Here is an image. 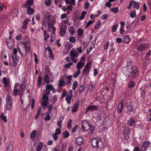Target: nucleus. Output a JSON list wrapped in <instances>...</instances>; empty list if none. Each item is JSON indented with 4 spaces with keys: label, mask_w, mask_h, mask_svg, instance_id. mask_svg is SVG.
<instances>
[{
    "label": "nucleus",
    "mask_w": 151,
    "mask_h": 151,
    "mask_svg": "<svg viewBox=\"0 0 151 151\" xmlns=\"http://www.w3.org/2000/svg\"><path fill=\"white\" fill-rule=\"evenodd\" d=\"M92 146L97 149H101L103 147V143L101 139L99 138H94L92 140Z\"/></svg>",
    "instance_id": "f257e3e1"
},
{
    "label": "nucleus",
    "mask_w": 151,
    "mask_h": 151,
    "mask_svg": "<svg viewBox=\"0 0 151 151\" xmlns=\"http://www.w3.org/2000/svg\"><path fill=\"white\" fill-rule=\"evenodd\" d=\"M33 1L31 0H27L24 4L22 5V6L24 8H27V14L29 15L33 14L34 12L33 8L30 7L33 4Z\"/></svg>",
    "instance_id": "f03ea898"
},
{
    "label": "nucleus",
    "mask_w": 151,
    "mask_h": 151,
    "mask_svg": "<svg viewBox=\"0 0 151 151\" xmlns=\"http://www.w3.org/2000/svg\"><path fill=\"white\" fill-rule=\"evenodd\" d=\"M18 48L19 53L23 57H25L27 53V50L30 51L31 50H29L27 47L24 46L23 47L20 48L19 46H18Z\"/></svg>",
    "instance_id": "7ed1b4c3"
},
{
    "label": "nucleus",
    "mask_w": 151,
    "mask_h": 151,
    "mask_svg": "<svg viewBox=\"0 0 151 151\" xmlns=\"http://www.w3.org/2000/svg\"><path fill=\"white\" fill-rule=\"evenodd\" d=\"M91 61H90L88 62L85 65L83 72V76H86L87 75L88 73L89 72L90 68L91 67Z\"/></svg>",
    "instance_id": "20e7f679"
},
{
    "label": "nucleus",
    "mask_w": 151,
    "mask_h": 151,
    "mask_svg": "<svg viewBox=\"0 0 151 151\" xmlns=\"http://www.w3.org/2000/svg\"><path fill=\"white\" fill-rule=\"evenodd\" d=\"M149 48L148 45L147 44H142L137 46L136 48L138 51L142 52L147 50Z\"/></svg>",
    "instance_id": "39448f33"
},
{
    "label": "nucleus",
    "mask_w": 151,
    "mask_h": 151,
    "mask_svg": "<svg viewBox=\"0 0 151 151\" xmlns=\"http://www.w3.org/2000/svg\"><path fill=\"white\" fill-rule=\"evenodd\" d=\"M10 96H8L6 97V110L9 111L11 108L12 100Z\"/></svg>",
    "instance_id": "423d86ee"
},
{
    "label": "nucleus",
    "mask_w": 151,
    "mask_h": 151,
    "mask_svg": "<svg viewBox=\"0 0 151 151\" xmlns=\"http://www.w3.org/2000/svg\"><path fill=\"white\" fill-rule=\"evenodd\" d=\"M23 44L24 45V46L27 47L29 50H31L30 43L29 42V39L28 37H24Z\"/></svg>",
    "instance_id": "0eeeda50"
},
{
    "label": "nucleus",
    "mask_w": 151,
    "mask_h": 151,
    "mask_svg": "<svg viewBox=\"0 0 151 151\" xmlns=\"http://www.w3.org/2000/svg\"><path fill=\"white\" fill-rule=\"evenodd\" d=\"M46 90L47 91L48 94H50V90H52L53 93H55L56 90L55 88L53 87L51 84H47L45 86Z\"/></svg>",
    "instance_id": "6e6552de"
},
{
    "label": "nucleus",
    "mask_w": 151,
    "mask_h": 151,
    "mask_svg": "<svg viewBox=\"0 0 151 151\" xmlns=\"http://www.w3.org/2000/svg\"><path fill=\"white\" fill-rule=\"evenodd\" d=\"M81 128L85 131H88V122L85 120H83L81 121Z\"/></svg>",
    "instance_id": "1a4fd4ad"
},
{
    "label": "nucleus",
    "mask_w": 151,
    "mask_h": 151,
    "mask_svg": "<svg viewBox=\"0 0 151 151\" xmlns=\"http://www.w3.org/2000/svg\"><path fill=\"white\" fill-rule=\"evenodd\" d=\"M133 5V7L136 8L137 9H139V3H136L134 1H131L129 4L128 8L129 9H130L131 6Z\"/></svg>",
    "instance_id": "9d476101"
},
{
    "label": "nucleus",
    "mask_w": 151,
    "mask_h": 151,
    "mask_svg": "<svg viewBox=\"0 0 151 151\" xmlns=\"http://www.w3.org/2000/svg\"><path fill=\"white\" fill-rule=\"evenodd\" d=\"M133 105V104L132 102L127 103L126 104L127 111L129 112L133 111L134 110Z\"/></svg>",
    "instance_id": "9b49d317"
},
{
    "label": "nucleus",
    "mask_w": 151,
    "mask_h": 151,
    "mask_svg": "<svg viewBox=\"0 0 151 151\" xmlns=\"http://www.w3.org/2000/svg\"><path fill=\"white\" fill-rule=\"evenodd\" d=\"M98 109L97 107L94 105H90L87 107L85 110V114H86L89 111L96 110Z\"/></svg>",
    "instance_id": "f8f14e48"
},
{
    "label": "nucleus",
    "mask_w": 151,
    "mask_h": 151,
    "mask_svg": "<svg viewBox=\"0 0 151 151\" xmlns=\"http://www.w3.org/2000/svg\"><path fill=\"white\" fill-rule=\"evenodd\" d=\"M25 88L26 86L24 82H22L19 85V89L21 90V94H19V96L21 97L24 94V92Z\"/></svg>",
    "instance_id": "ddd939ff"
},
{
    "label": "nucleus",
    "mask_w": 151,
    "mask_h": 151,
    "mask_svg": "<svg viewBox=\"0 0 151 151\" xmlns=\"http://www.w3.org/2000/svg\"><path fill=\"white\" fill-rule=\"evenodd\" d=\"M2 82L4 84V86L5 87H7L9 86L10 82L9 79H7L6 77H4L2 79Z\"/></svg>",
    "instance_id": "4468645a"
},
{
    "label": "nucleus",
    "mask_w": 151,
    "mask_h": 151,
    "mask_svg": "<svg viewBox=\"0 0 151 151\" xmlns=\"http://www.w3.org/2000/svg\"><path fill=\"white\" fill-rule=\"evenodd\" d=\"M132 62L133 60L130 58L128 59L127 60V65L126 66L131 70L133 69V67Z\"/></svg>",
    "instance_id": "2eb2a0df"
},
{
    "label": "nucleus",
    "mask_w": 151,
    "mask_h": 151,
    "mask_svg": "<svg viewBox=\"0 0 151 151\" xmlns=\"http://www.w3.org/2000/svg\"><path fill=\"white\" fill-rule=\"evenodd\" d=\"M76 142L78 145L80 146L84 143L83 139L82 137H78L76 139Z\"/></svg>",
    "instance_id": "dca6fc26"
},
{
    "label": "nucleus",
    "mask_w": 151,
    "mask_h": 151,
    "mask_svg": "<svg viewBox=\"0 0 151 151\" xmlns=\"http://www.w3.org/2000/svg\"><path fill=\"white\" fill-rule=\"evenodd\" d=\"M66 28V26H65L64 27H60V35L61 37H63L65 35Z\"/></svg>",
    "instance_id": "f3484780"
},
{
    "label": "nucleus",
    "mask_w": 151,
    "mask_h": 151,
    "mask_svg": "<svg viewBox=\"0 0 151 151\" xmlns=\"http://www.w3.org/2000/svg\"><path fill=\"white\" fill-rule=\"evenodd\" d=\"M122 71L125 75H126L127 74L130 73L131 69H129L127 66H124L122 68Z\"/></svg>",
    "instance_id": "a211bd4d"
},
{
    "label": "nucleus",
    "mask_w": 151,
    "mask_h": 151,
    "mask_svg": "<svg viewBox=\"0 0 151 151\" xmlns=\"http://www.w3.org/2000/svg\"><path fill=\"white\" fill-rule=\"evenodd\" d=\"M123 99H122L120 102L118 106V111L119 113H121V110L122 109L123 106Z\"/></svg>",
    "instance_id": "6ab92c4d"
},
{
    "label": "nucleus",
    "mask_w": 151,
    "mask_h": 151,
    "mask_svg": "<svg viewBox=\"0 0 151 151\" xmlns=\"http://www.w3.org/2000/svg\"><path fill=\"white\" fill-rule=\"evenodd\" d=\"M29 21L30 19L28 18H26L24 20L23 23V25L22 26L23 29H25L27 28V23Z\"/></svg>",
    "instance_id": "aec40b11"
},
{
    "label": "nucleus",
    "mask_w": 151,
    "mask_h": 151,
    "mask_svg": "<svg viewBox=\"0 0 151 151\" xmlns=\"http://www.w3.org/2000/svg\"><path fill=\"white\" fill-rule=\"evenodd\" d=\"M130 73L132 74V77L133 78H136L138 75V70H134Z\"/></svg>",
    "instance_id": "412c9836"
},
{
    "label": "nucleus",
    "mask_w": 151,
    "mask_h": 151,
    "mask_svg": "<svg viewBox=\"0 0 151 151\" xmlns=\"http://www.w3.org/2000/svg\"><path fill=\"white\" fill-rule=\"evenodd\" d=\"M65 46V49L67 50H69L73 47V45L68 42H67Z\"/></svg>",
    "instance_id": "4be33fe9"
},
{
    "label": "nucleus",
    "mask_w": 151,
    "mask_h": 151,
    "mask_svg": "<svg viewBox=\"0 0 151 151\" xmlns=\"http://www.w3.org/2000/svg\"><path fill=\"white\" fill-rule=\"evenodd\" d=\"M47 50L48 51L49 53V57L52 59H54V57L52 53V51L51 48L48 47L47 48Z\"/></svg>",
    "instance_id": "5701e85b"
},
{
    "label": "nucleus",
    "mask_w": 151,
    "mask_h": 151,
    "mask_svg": "<svg viewBox=\"0 0 151 151\" xmlns=\"http://www.w3.org/2000/svg\"><path fill=\"white\" fill-rule=\"evenodd\" d=\"M84 65V63L81 61L79 62L76 65V68L78 69H80Z\"/></svg>",
    "instance_id": "b1692460"
},
{
    "label": "nucleus",
    "mask_w": 151,
    "mask_h": 151,
    "mask_svg": "<svg viewBox=\"0 0 151 151\" xmlns=\"http://www.w3.org/2000/svg\"><path fill=\"white\" fill-rule=\"evenodd\" d=\"M12 64L11 62H10V64L12 65V67H15L17 65L18 62H17V61L15 60L13 55L12 56Z\"/></svg>",
    "instance_id": "393cba45"
},
{
    "label": "nucleus",
    "mask_w": 151,
    "mask_h": 151,
    "mask_svg": "<svg viewBox=\"0 0 151 151\" xmlns=\"http://www.w3.org/2000/svg\"><path fill=\"white\" fill-rule=\"evenodd\" d=\"M46 93H44L42 96V99L44 101H48V95L50 94H48L47 93V91L46 90Z\"/></svg>",
    "instance_id": "a878e982"
},
{
    "label": "nucleus",
    "mask_w": 151,
    "mask_h": 151,
    "mask_svg": "<svg viewBox=\"0 0 151 151\" xmlns=\"http://www.w3.org/2000/svg\"><path fill=\"white\" fill-rule=\"evenodd\" d=\"M79 105V104L78 102L75 104L73 106V107L72 110V111L73 112L75 113L77 111Z\"/></svg>",
    "instance_id": "bb28decb"
},
{
    "label": "nucleus",
    "mask_w": 151,
    "mask_h": 151,
    "mask_svg": "<svg viewBox=\"0 0 151 151\" xmlns=\"http://www.w3.org/2000/svg\"><path fill=\"white\" fill-rule=\"evenodd\" d=\"M19 94H21V93H20V89L14 88L13 91V94L14 95L16 96L18 94L19 95Z\"/></svg>",
    "instance_id": "cd10ccee"
},
{
    "label": "nucleus",
    "mask_w": 151,
    "mask_h": 151,
    "mask_svg": "<svg viewBox=\"0 0 151 151\" xmlns=\"http://www.w3.org/2000/svg\"><path fill=\"white\" fill-rule=\"evenodd\" d=\"M70 55L72 58H76L78 57V54L75 51L71 50L70 52Z\"/></svg>",
    "instance_id": "c85d7f7f"
},
{
    "label": "nucleus",
    "mask_w": 151,
    "mask_h": 151,
    "mask_svg": "<svg viewBox=\"0 0 151 151\" xmlns=\"http://www.w3.org/2000/svg\"><path fill=\"white\" fill-rule=\"evenodd\" d=\"M130 129L129 127H125L124 128L123 130V133L124 134H129L130 132Z\"/></svg>",
    "instance_id": "c756f323"
},
{
    "label": "nucleus",
    "mask_w": 151,
    "mask_h": 151,
    "mask_svg": "<svg viewBox=\"0 0 151 151\" xmlns=\"http://www.w3.org/2000/svg\"><path fill=\"white\" fill-rule=\"evenodd\" d=\"M44 81L47 83H50V78L49 76L45 74L44 77L43 78Z\"/></svg>",
    "instance_id": "7c9ffc66"
},
{
    "label": "nucleus",
    "mask_w": 151,
    "mask_h": 151,
    "mask_svg": "<svg viewBox=\"0 0 151 151\" xmlns=\"http://www.w3.org/2000/svg\"><path fill=\"white\" fill-rule=\"evenodd\" d=\"M79 92L80 93H81L85 89V86L83 84H81L79 88Z\"/></svg>",
    "instance_id": "2f4dec72"
},
{
    "label": "nucleus",
    "mask_w": 151,
    "mask_h": 151,
    "mask_svg": "<svg viewBox=\"0 0 151 151\" xmlns=\"http://www.w3.org/2000/svg\"><path fill=\"white\" fill-rule=\"evenodd\" d=\"M18 12L16 9H13L11 12V15L13 17H16L18 14Z\"/></svg>",
    "instance_id": "473e14b6"
},
{
    "label": "nucleus",
    "mask_w": 151,
    "mask_h": 151,
    "mask_svg": "<svg viewBox=\"0 0 151 151\" xmlns=\"http://www.w3.org/2000/svg\"><path fill=\"white\" fill-rule=\"evenodd\" d=\"M150 143L149 142H143L142 145L146 148V149L150 145Z\"/></svg>",
    "instance_id": "72a5a7b5"
},
{
    "label": "nucleus",
    "mask_w": 151,
    "mask_h": 151,
    "mask_svg": "<svg viewBox=\"0 0 151 151\" xmlns=\"http://www.w3.org/2000/svg\"><path fill=\"white\" fill-rule=\"evenodd\" d=\"M128 123L129 125H130L131 126H133L135 125V122L134 119H131L129 120L128 122Z\"/></svg>",
    "instance_id": "f704fd0d"
},
{
    "label": "nucleus",
    "mask_w": 151,
    "mask_h": 151,
    "mask_svg": "<svg viewBox=\"0 0 151 151\" xmlns=\"http://www.w3.org/2000/svg\"><path fill=\"white\" fill-rule=\"evenodd\" d=\"M83 31L82 29L79 28L78 31V36L81 37L83 35Z\"/></svg>",
    "instance_id": "c9c22d12"
},
{
    "label": "nucleus",
    "mask_w": 151,
    "mask_h": 151,
    "mask_svg": "<svg viewBox=\"0 0 151 151\" xmlns=\"http://www.w3.org/2000/svg\"><path fill=\"white\" fill-rule=\"evenodd\" d=\"M42 147V143L41 142L39 143L37 146L36 148L37 151H40Z\"/></svg>",
    "instance_id": "e433bc0d"
},
{
    "label": "nucleus",
    "mask_w": 151,
    "mask_h": 151,
    "mask_svg": "<svg viewBox=\"0 0 151 151\" xmlns=\"http://www.w3.org/2000/svg\"><path fill=\"white\" fill-rule=\"evenodd\" d=\"M72 96L71 95H69L66 97L65 98V100L67 101L68 104H69L71 103L70 100L72 98Z\"/></svg>",
    "instance_id": "4c0bfd02"
},
{
    "label": "nucleus",
    "mask_w": 151,
    "mask_h": 151,
    "mask_svg": "<svg viewBox=\"0 0 151 151\" xmlns=\"http://www.w3.org/2000/svg\"><path fill=\"white\" fill-rule=\"evenodd\" d=\"M37 134V131L35 130H33L31 133L30 137V138H32L35 137Z\"/></svg>",
    "instance_id": "58836bf2"
},
{
    "label": "nucleus",
    "mask_w": 151,
    "mask_h": 151,
    "mask_svg": "<svg viewBox=\"0 0 151 151\" xmlns=\"http://www.w3.org/2000/svg\"><path fill=\"white\" fill-rule=\"evenodd\" d=\"M151 55V50H149L146 54L145 56V58L146 60H147L149 59L150 56Z\"/></svg>",
    "instance_id": "ea45409f"
},
{
    "label": "nucleus",
    "mask_w": 151,
    "mask_h": 151,
    "mask_svg": "<svg viewBox=\"0 0 151 151\" xmlns=\"http://www.w3.org/2000/svg\"><path fill=\"white\" fill-rule=\"evenodd\" d=\"M65 82H64V80L62 79H60L59 81V82L58 84V87L59 86L62 87L63 86H64L65 85Z\"/></svg>",
    "instance_id": "a19ab883"
},
{
    "label": "nucleus",
    "mask_w": 151,
    "mask_h": 151,
    "mask_svg": "<svg viewBox=\"0 0 151 151\" xmlns=\"http://www.w3.org/2000/svg\"><path fill=\"white\" fill-rule=\"evenodd\" d=\"M123 38L124 40V42L126 43H128L130 42V37L127 35H124L123 36Z\"/></svg>",
    "instance_id": "79ce46f5"
},
{
    "label": "nucleus",
    "mask_w": 151,
    "mask_h": 151,
    "mask_svg": "<svg viewBox=\"0 0 151 151\" xmlns=\"http://www.w3.org/2000/svg\"><path fill=\"white\" fill-rule=\"evenodd\" d=\"M81 73V70L80 69H78V70L74 73L73 75V76L74 78H76L78 77Z\"/></svg>",
    "instance_id": "37998d69"
},
{
    "label": "nucleus",
    "mask_w": 151,
    "mask_h": 151,
    "mask_svg": "<svg viewBox=\"0 0 151 151\" xmlns=\"http://www.w3.org/2000/svg\"><path fill=\"white\" fill-rule=\"evenodd\" d=\"M1 119L3 120L4 122H7L6 117L4 115L3 113H1Z\"/></svg>",
    "instance_id": "c03bdc74"
},
{
    "label": "nucleus",
    "mask_w": 151,
    "mask_h": 151,
    "mask_svg": "<svg viewBox=\"0 0 151 151\" xmlns=\"http://www.w3.org/2000/svg\"><path fill=\"white\" fill-rule=\"evenodd\" d=\"M72 75H70L69 76H67L66 77V78L68 79V80H67V84H68L70 83L71 80H72Z\"/></svg>",
    "instance_id": "a18cd8bd"
},
{
    "label": "nucleus",
    "mask_w": 151,
    "mask_h": 151,
    "mask_svg": "<svg viewBox=\"0 0 151 151\" xmlns=\"http://www.w3.org/2000/svg\"><path fill=\"white\" fill-rule=\"evenodd\" d=\"M78 85V83L77 81H75L73 82L72 86V89L73 91H75L76 90Z\"/></svg>",
    "instance_id": "49530a36"
},
{
    "label": "nucleus",
    "mask_w": 151,
    "mask_h": 151,
    "mask_svg": "<svg viewBox=\"0 0 151 151\" xmlns=\"http://www.w3.org/2000/svg\"><path fill=\"white\" fill-rule=\"evenodd\" d=\"M47 103L48 101L43 100V101L41 103V106L44 108H45L46 107V106L47 105Z\"/></svg>",
    "instance_id": "de8ad7c7"
},
{
    "label": "nucleus",
    "mask_w": 151,
    "mask_h": 151,
    "mask_svg": "<svg viewBox=\"0 0 151 151\" xmlns=\"http://www.w3.org/2000/svg\"><path fill=\"white\" fill-rule=\"evenodd\" d=\"M63 136L66 138L68 137L69 136V133L67 131H65L63 134Z\"/></svg>",
    "instance_id": "09e8293b"
},
{
    "label": "nucleus",
    "mask_w": 151,
    "mask_h": 151,
    "mask_svg": "<svg viewBox=\"0 0 151 151\" xmlns=\"http://www.w3.org/2000/svg\"><path fill=\"white\" fill-rule=\"evenodd\" d=\"M86 14V12L85 11H83L81 14V16L79 18V19L81 20H83L84 19Z\"/></svg>",
    "instance_id": "8fccbe9b"
},
{
    "label": "nucleus",
    "mask_w": 151,
    "mask_h": 151,
    "mask_svg": "<svg viewBox=\"0 0 151 151\" xmlns=\"http://www.w3.org/2000/svg\"><path fill=\"white\" fill-rule=\"evenodd\" d=\"M101 24V22L100 21H98L96 23V24L95 25L94 29H98L100 27V26Z\"/></svg>",
    "instance_id": "3c124183"
},
{
    "label": "nucleus",
    "mask_w": 151,
    "mask_h": 151,
    "mask_svg": "<svg viewBox=\"0 0 151 151\" xmlns=\"http://www.w3.org/2000/svg\"><path fill=\"white\" fill-rule=\"evenodd\" d=\"M69 40L70 42L73 43H75L76 41L75 38L74 37H70L69 38Z\"/></svg>",
    "instance_id": "603ef678"
},
{
    "label": "nucleus",
    "mask_w": 151,
    "mask_h": 151,
    "mask_svg": "<svg viewBox=\"0 0 151 151\" xmlns=\"http://www.w3.org/2000/svg\"><path fill=\"white\" fill-rule=\"evenodd\" d=\"M93 83H90L88 86V89L90 91H92L93 89Z\"/></svg>",
    "instance_id": "864d4df0"
},
{
    "label": "nucleus",
    "mask_w": 151,
    "mask_h": 151,
    "mask_svg": "<svg viewBox=\"0 0 151 151\" xmlns=\"http://www.w3.org/2000/svg\"><path fill=\"white\" fill-rule=\"evenodd\" d=\"M42 78L41 76H39L38 77L37 79V84L38 85L40 86L42 83Z\"/></svg>",
    "instance_id": "5fc2aeb1"
},
{
    "label": "nucleus",
    "mask_w": 151,
    "mask_h": 151,
    "mask_svg": "<svg viewBox=\"0 0 151 151\" xmlns=\"http://www.w3.org/2000/svg\"><path fill=\"white\" fill-rule=\"evenodd\" d=\"M69 31L71 34H73L75 32L74 28L73 26H70L69 28Z\"/></svg>",
    "instance_id": "6e6d98bb"
},
{
    "label": "nucleus",
    "mask_w": 151,
    "mask_h": 151,
    "mask_svg": "<svg viewBox=\"0 0 151 151\" xmlns=\"http://www.w3.org/2000/svg\"><path fill=\"white\" fill-rule=\"evenodd\" d=\"M130 16L132 18L136 16V11L134 10L132 11L130 14Z\"/></svg>",
    "instance_id": "4d7b16f0"
},
{
    "label": "nucleus",
    "mask_w": 151,
    "mask_h": 151,
    "mask_svg": "<svg viewBox=\"0 0 151 151\" xmlns=\"http://www.w3.org/2000/svg\"><path fill=\"white\" fill-rule=\"evenodd\" d=\"M72 121L71 119H70L68 120V122L67 123V126L69 129H70L71 127V123H72Z\"/></svg>",
    "instance_id": "13d9d810"
},
{
    "label": "nucleus",
    "mask_w": 151,
    "mask_h": 151,
    "mask_svg": "<svg viewBox=\"0 0 151 151\" xmlns=\"http://www.w3.org/2000/svg\"><path fill=\"white\" fill-rule=\"evenodd\" d=\"M73 2H71V3L69 4H70L69 6H67V9L68 10L72 12V4Z\"/></svg>",
    "instance_id": "bf43d9fd"
},
{
    "label": "nucleus",
    "mask_w": 151,
    "mask_h": 151,
    "mask_svg": "<svg viewBox=\"0 0 151 151\" xmlns=\"http://www.w3.org/2000/svg\"><path fill=\"white\" fill-rule=\"evenodd\" d=\"M65 2L66 4H70L71 2H73V5L75 4V0H71L70 1H68L69 0H65Z\"/></svg>",
    "instance_id": "052dcab7"
},
{
    "label": "nucleus",
    "mask_w": 151,
    "mask_h": 151,
    "mask_svg": "<svg viewBox=\"0 0 151 151\" xmlns=\"http://www.w3.org/2000/svg\"><path fill=\"white\" fill-rule=\"evenodd\" d=\"M111 10L113 13H116L118 10V7H115L114 8H111Z\"/></svg>",
    "instance_id": "680f3d73"
},
{
    "label": "nucleus",
    "mask_w": 151,
    "mask_h": 151,
    "mask_svg": "<svg viewBox=\"0 0 151 151\" xmlns=\"http://www.w3.org/2000/svg\"><path fill=\"white\" fill-rule=\"evenodd\" d=\"M94 21V20H93V21H89L88 22L87 24L86 25L85 28H87L88 26L92 24Z\"/></svg>",
    "instance_id": "e2e57ef3"
},
{
    "label": "nucleus",
    "mask_w": 151,
    "mask_h": 151,
    "mask_svg": "<svg viewBox=\"0 0 151 151\" xmlns=\"http://www.w3.org/2000/svg\"><path fill=\"white\" fill-rule=\"evenodd\" d=\"M118 24L115 25L114 26L112 27L111 31L112 32H114L117 28Z\"/></svg>",
    "instance_id": "0e129e2a"
},
{
    "label": "nucleus",
    "mask_w": 151,
    "mask_h": 151,
    "mask_svg": "<svg viewBox=\"0 0 151 151\" xmlns=\"http://www.w3.org/2000/svg\"><path fill=\"white\" fill-rule=\"evenodd\" d=\"M128 86L129 88H132L134 86V83L132 81L130 82L129 83Z\"/></svg>",
    "instance_id": "69168bd1"
},
{
    "label": "nucleus",
    "mask_w": 151,
    "mask_h": 151,
    "mask_svg": "<svg viewBox=\"0 0 151 151\" xmlns=\"http://www.w3.org/2000/svg\"><path fill=\"white\" fill-rule=\"evenodd\" d=\"M124 26H121V27L120 29V32L121 35L123 34L125 32L124 29Z\"/></svg>",
    "instance_id": "338daca9"
},
{
    "label": "nucleus",
    "mask_w": 151,
    "mask_h": 151,
    "mask_svg": "<svg viewBox=\"0 0 151 151\" xmlns=\"http://www.w3.org/2000/svg\"><path fill=\"white\" fill-rule=\"evenodd\" d=\"M13 147L12 145H9L7 147L6 151H13Z\"/></svg>",
    "instance_id": "774afa93"
}]
</instances>
